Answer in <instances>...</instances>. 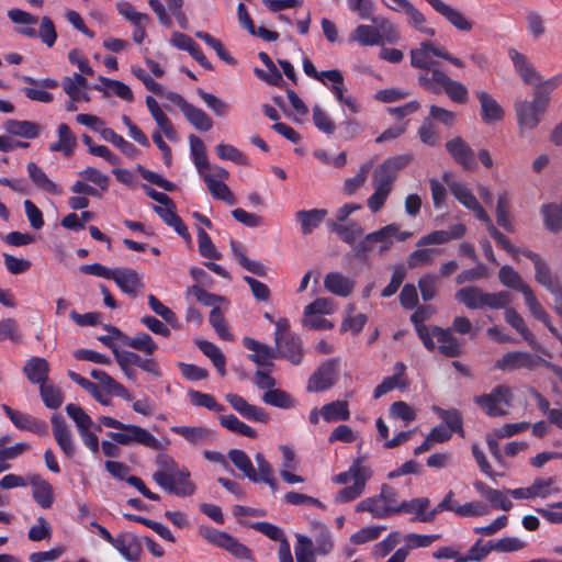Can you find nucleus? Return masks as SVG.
<instances>
[{
  "label": "nucleus",
  "instance_id": "de8ad7c7",
  "mask_svg": "<svg viewBox=\"0 0 562 562\" xmlns=\"http://www.w3.org/2000/svg\"><path fill=\"white\" fill-rule=\"evenodd\" d=\"M484 291L477 286H465L456 292V300L471 310H482Z\"/></svg>",
  "mask_w": 562,
  "mask_h": 562
},
{
  "label": "nucleus",
  "instance_id": "aec40b11",
  "mask_svg": "<svg viewBox=\"0 0 562 562\" xmlns=\"http://www.w3.org/2000/svg\"><path fill=\"white\" fill-rule=\"evenodd\" d=\"M508 56L513 63L516 74L527 85H536L540 81L541 76L535 68L530 59L515 48L508 49Z\"/></svg>",
  "mask_w": 562,
  "mask_h": 562
},
{
  "label": "nucleus",
  "instance_id": "39448f33",
  "mask_svg": "<svg viewBox=\"0 0 562 562\" xmlns=\"http://www.w3.org/2000/svg\"><path fill=\"white\" fill-rule=\"evenodd\" d=\"M396 492L389 485H383L380 494L368 497L357 504V512H368L373 518H386L398 514Z\"/></svg>",
  "mask_w": 562,
  "mask_h": 562
},
{
  "label": "nucleus",
  "instance_id": "4d7b16f0",
  "mask_svg": "<svg viewBox=\"0 0 562 562\" xmlns=\"http://www.w3.org/2000/svg\"><path fill=\"white\" fill-rule=\"evenodd\" d=\"M259 58L268 70L256 68V76L269 85L278 86L282 81V75L273 64L272 59L265 52L259 53Z\"/></svg>",
  "mask_w": 562,
  "mask_h": 562
},
{
  "label": "nucleus",
  "instance_id": "393cba45",
  "mask_svg": "<svg viewBox=\"0 0 562 562\" xmlns=\"http://www.w3.org/2000/svg\"><path fill=\"white\" fill-rule=\"evenodd\" d=\"M61 87L65 93L72 101L90 102L91 98L88 91V81L85 76L74 74L72 76L64 77Z\"/></svg>",
  "mask_w": 562,
  "mask_h": 562
},
{
  "label": "nucleus",
  "instance_id": "58836bf2",
  "mask_svg": "<svg viewBox=\"0 0 562 562\" xmlns=\"http://www.w3.org/2000/svg\"><path fill=\"white\" fill-rule=\"evenodd\" d=\"M8 18L19 25L16 31L20 34L27 37L37 36V32L34 26L37 24L38 20L35 15L20 9H12L8 11Z\"/></svg>",
  "mask_w": 562,
  "mask_h": 562
},
{
  "label": "nucleus",
  "instance_id": "4468645a",
  "mask_svg": "<svg viewBox=\"0 0 562 562\" xmlns=\"http://www.w3.org/2000/svg\"><path fill=\"white\" fill-rule=\"evenodd\" d=\"M522 255L533 262L536 281L544 286L551 294H560L562 296V286L559 280L552 274L546 260L540 255L530 250H524Z\"/></svg>",
  "mask_w": 562,
  "mask_h": 562
},
{
  "label": "nucleus",
  "instance_id": "c85d7f7f",
  "mask_svg": "<svg viewBox=\"0 0 562 562\" xmlns=\"http://www.w3.org/2000/svg\"><path fill=\"white\" fill-rule=\"evenodd\" d=\"M467 228L463 224H456L450 227L449 231H434L423 236L417 247H425L428 245H441L453 239H459L465 235Z\"/></svg>",
  "mask_w": 562,
  "mask_h": 562
},
{
  "label": "nucleus",
  "instance_id": "b1692460",
  "mask_svg": "<svg viewBox=\"0 0 562 562\" xmlns=\"http://www.w3.org/2000/svg\"><path fill=\"white\" fill-rule=\"evenodd\" d=\"M243 345L246 349L252 351L249 359L260 367L272 368V360L278 357L277 351L266 344L255 340L250 337L243 339Z\"/></svg>",
  "mask_w": 562,
  "mask_h": 562
},
{
  "label": "nucleus",
  "instance_id": "dca6fc26",
  "mask_svg": "<svg viewBox=\"0 0 562 562\" xmlns=\"http://www.w3.org/2000/svg\"><path fill=\"white\" fill-rule=\"evenodd\" d=\"M225 400L244 418L255 423H268L269 414L260 406L248 403L243 396L228 393Z\"/></svg>",
  "mask_w": 562,
  "mask_h": 562
},
{
  "label": "nucleus",
  "instance_id": "a19ab883",
  "mask_svg": "<svg viewBox=\"0 0 562 562\" xmlns=\"http://www.w3.org/2000/svg\"><path fill=\"white\" fill-rule=\"evenodd\" d=\"M99 81L102 83L104 88L94 86V89L103 91L105 95H110L112 93L126 102H132L134 100L132 89L124 82L120 80L105 78L102 76L99 77Z\"/></svg>",
  "mask_w": 562,
  "mask_h": 562
},
{
  "label": "nucleus",
  "instance_id": "774afa93",
  "mask_svg": "<svg viewBox=\"0 0 562 562\" xmlns=\"http://www.w3.org/2000/svg\"><path fill=\"white\" fill-rule=\"evenodd\" d=\"M296 544L294 548L297 562H315L316 552L313 541L303 535H296Z\"/></svg>",
  "mask_w": 562,
  "mask_h": 562
},
{
  "label": "nucleus",
  "instance_id": "7ed1b4c3",
  "mask_svg": "<svg viewBox=\"0 0 562 562\" xmlns=\"http://www.w3.org/2000/svg\"><path fill=\"white\" fill-rule=\"evenodd\" d=\"M374 25L360 24L350 33V41L362 46L395 44L401 38L397 25L387 18L378 15L371 19Z\"/></svg>",
  "mask_w": 562,
  "mask_h": 562
},
{
  "label": "nucleus",
  "instance_id": "bf43d9fd",
  "mask_svg": "<svg viewBox=\"0 0 562 562\" xmlns=\"http://www.w3.org/2000/svg\"><path fill=\"white\" fill-rule=\"evenodd\" d=\"M231 249L235 258L238 260V262L249 272L263 277L267 273L266 267L255 260L249 259L246 254L244 252L241 246L239 243L232 240L231 241Z\"/></svg>",
  "mask_w": 562,
  "mask_h": 562
},
{
  "label": "nucleus",
  "instance_id": "9d476101",
  "mask_svg": "<svg viewBox=\"0 0 562 562\" xmlns=\"http://www.w3.org/2000/svg\"><path fill=\"white\" fill-rule=\"evenodd\" d=\"M109 436L115 443L122 446L137 443L154 450H159L161 447L159 440L153 434L133 424H123L119 432H110Z\"/></svg>",
  "mask_w": 562,
  "mask_h": 562
},
{
  "label": "nucleus",
  "instance_id": "1a4fd4ad",
  "mask_svg": "<svg viewBox=\"0 0 562 562\" xmlns=\"http://www.w3.org/2000/svg\"><path fill=\"white\" fill-rule=\"evenodd\" d=\"M199 533L203 539H205L209 543L218 547L221 549L226 550L232 555L240 560H251L252 554L251 551L243 543H240L237 539L232 537L229 533L215 529L210 526H201L199 528Z\"/></svg>",
  "mask_w": 562,
  "mask_h": 562
},
{
  "label": "nucleus",
  "instance_id": "7c9ffc66",
  "mask_svg": "<svg viewBox=\"0 0 562 562\" xmlns=\"http://www.w3.org/2000/svg\"><path fill=\"white\" fill-rule=\"evenodd\" d=\"M324 288L337 296L347 297L352 293L355 282L340 272H329L324 278Z\"/></svg>",
  "mask_w": 562,
  "mask_h": 562
},
{
  "label": "nucleus",
  "instance_id": "ea45409f",
  "mask_svg": "<svg viewBox=\"0 0 562 562\" xmlns=\"http://www.w3.org/2000/svg\"><path fill=\"white\" fill-rule=\"evenodd\" d=\"M476 97L481 105L482 120L485 123H494L503 119L504 111L494 98L485 91H477Z\"/></svg>",
  "mask_w": 562,
  "mask_h": 562
},
{
  "label": "nucleus",
  "instance_id": "4be33fe9",
  "mask_svg": "<svg viewBox=\"0 0 562 562\" xmlns=\"http://www.w3.org/2000/svg\"><path fill=\"white\" fill-rule=\"evenodd\" d=\"M2 409L18 429L27 430L37 435L46 432L47 427L44 422L38 420L26 413L15 411L5 404L2 405Z\"/></svg>",
  "mask_w": 562,
  "mask_h": 562
},
{
  "label": "nucleus",
  "instance_id": "09e8293b",
  "mask_svg": "<svg viewBox=\"0 0 562 562\" xmlns=\"http://www.w3.org/2000/svg\"><path fill=\"white\" fill-rule=\"evenodd\" d=\"M228 458L233 464L244 473V475L254 483L258 482L257 472L252 465L250 458L247 453L239 449H232L228 452Z\"/></svg>",
  "mask_w": 562,
  "mask_h": 562
},
{
  "label": "nucleus",
  "instance_id": "a878e982",
  "mask_svg": "<svg viewBox=\"0 0 562 562\" xmlns=\"http://www.w3.org/2000/svg\"><path fill=\"white\" fill-rule=\"evenodd\" d=\"M446 148L452 158L464 169L473 170L476 167L474 153L460 137L446 143Z\"/></svg>",
  "mask_w": 562,
  "mask_h": 562
},
{
  "label": "nucleus",
  "instance_id": "69168bd1",
  "mask_svg": "<svg viewBox=\"0 0 562 562\" xmlns=\"http://www.w3.org/2000/svg\"><path fill=\"white\" fill-rule=\"evenodd\" d=\"M505 321L515 328L530 346L535 344V336L526 326L524 318L514 308L507 307L505 310Z\"/></svg>",
  "mask_w": 562,
  "mask_h": 562
},
{
  "label": "nucleus",
  "instance_id": "e433bc0d",
  "mask_svg": "<svg viewBox=\"0 0 562 562\" xmlns=\"http://www.w3.org/2000/svg\"><path fill=\"white\" fill-rule=\"evenodd\" d=\"M23 373L31 383L41 385L48 379L49 363L44 358L32 357L25 362Z\"/></svg>",
  "mask_w": 562,
  "mask_h": 562
},
{
  "label": "nucleus",
  "instance_id": "2eb2a0df",
  "mask_svg": "<svg viewBox=\"0 0 562 562\" xmlns=\"http://www.w3.org/2000/svg\"><path fill=\"white\" fill-rule=\"evenodd\" d=\"M443 181L448 184L451 193L454 195V198L467 209L472 211L476 218H487V213L484 211V209L479 203L475 195L472 193V191L461 182L457 181H449V175L445 173L442 176Z\"/></svg>",
  "mask_w": 562,
  "mask_h": 562
},
{
  "label": "nucleus",
  "instance_id": "9b49d317",
  "mask_svg": "<svg viewBox=\"0 0 562 562\" xmlns=\"http://www.w3.org/2000/svg\"><path fill=\"white\" fill-rule=\"evenodd\" d=\"M211 195L214 199L222 200L228 205L236 204V199L225 180L229 178V172L220 166H212L211 170L201 175Z\"/></svg>",
  "mask_w": 562,
  "mask_h": 562
},
{
  "label": "nucleus",
  "instance_id": "3c124183",
  "mask_svg": "<svg viewBox=\"0 0 562 562\" xmlns=\"http://www.w3.org/2000/svg\"><path fill=\"white\" fill-rule=\"evenodd\" d=\"M524 299L526 305L529 308L530 314L540 322H542L554 336H558L557 328L551 324L548 313L544 311V308L537 300L532 289L530 291H527L526 294H524Z\"/></svg>",
  "mask_w": 562,
  "mask_h": 562
},
{
  "label": "nucleus",
  "instance_id": "2f4dec72",
  "mask_svg": "<svg viewBox=\"0 0 562 562\" xmlns=\"http://www.w3.org/2000/svg\"><path fill=\"white\" fill-rule=\"evenodd\" d=\"M26 169L31 181L41 191L54 195H60L63 193L61 187L55 183L53 180H50L48 176L45 173V171L42 168H40L35 162H29Z\"/></svg>",
  "mask_w": 562,
  "mask_h": 562
},
{
  "label": "nucleus",
  "instance_id": "a211bd4d",
  "mask_svg": "<svg viewBox=\"0 0 562 562\" xmlns=\"http://www.w3.org/2000/svg\"><path fill=\"white\" fill-rule=\"evenodd\" d=\"M431 8L443 16L453 27L461 32H470L474 23L462 12L447 4L442 0H426Z\"/></svg>",
  "mask_w": 562,
  "mask_h": 562
},
{
  "label": "nucleus",
  "instance_id": "052dcab7",
  "mask_svg": "<svg viewBox=\"0 0 562 562\" xmlns=\"http://www.w3.org/2000/svg\"><path fill=\"white\" fill-rule=\"evenodd\" d=\"M533 498H548L551 495L559 494L561 488L557 486V479L536 477L531 483Z\"/></svg>",
  "mask_w": 562,
  "mask_h": 562
},
{
  "label": "nucleus",
  "instance_id": "cd10ccee",
  "mask_svg": "<svg viewBox=\"0 0 562 562\" xmlns=\"http://www.w3.org/2000/svg\"><path fill=\"white\" fill-rule=\"evenodd\" d=\"M29 484L32 486V496L42 508H49L54 503L53 486L40 474L29 475Z\"/></svg>",
  "mask_w": 562,
  "mask_h": 562
},
{
  "label": "nucleus",
  "instance_id": "a18cd8bd",
  "mask_svg": "<svg viewBox=\"0 0 562 562\" xmlns=\"http://www.w3.org/2000/svg\"><path fill=\"white\" fill-rule=\"evenodd\" d=\"M541 214L548 231L558 233L562 229V202L543 204L541 206Z\"/></svg>",
  "mask_w": 562,
  "mask_h": 562
},
{
  "label": "nucleus",
  "instance_id": "f03ea898",
  "mask_svg": "<svg viewBox=\"0 0 562 562\" xmlns=\"http://www.w3.org/2000/svg\"><path fill=\"white\" fill-rule=\"evenodd\" d=\"M411 159L409 154L391 157L373 170V193L367 200V205L372 213H378L383 207L393 190L397 172L405 168Z\"/></svg>",
  "mask_w": 562,
  "mask_h": 562
},
{
  "label": "nucleus",
  "instance_id": "5701e85b",
  "mask_svg": "<svg viewBox=\"0 0 562 562\" xmlns=\"http://www.w3.org/2000/svg\"><path fill=\"white\" fill-rule=\"evenodd\" d=\"M371 475L372 470L366 464V456H359L352 461L347 471L338 473L331 480L336 484H347L350 481L357 483L360 479L368 481Z\"/></svg>",
  "mask_w": 562,
  "mask_h": 562
},
{
  "label": "nucleus",
  "instance_id": "f3484780",
  "mask_svg": "<svg viewBox=\"0 0 562 562\" xmlns=\"http://www.w3.org/2000/svg\"><path fill=\"white\" fill-rule=\"evenodd\" d=\"M120 290L133 297L144 288L143 277L134 269L115 268L111 278Z\"/></svg>",
  "mask_w": 562,
  "mask_h": 562
},
{
  "label": "nucleus",
  "instance_id": "79ce46f5",
  "mask_svg": "<svg viewBox=\"0 0 562 562\" xmlns=\"http://www.w3.org/2000/svg\"><path fill=\"white\" fill-rule=\"evenodd\" d=\"M189 143L190 154L199 175L201 176L207 172V170L210 171L212 166L209 164L206 148L202 139L195 135H190Z\"/></svg>",
  "mask_w": 562,
  "mask_h": 562
},
{
  "label": "nucleus",
  "instance_id": "c756f323",
  "mask_svg": "<svg viewBox=\"0 0 562 562\" xmlns=\"http://www.w3.org/2000/svg\"><path fill=\"white\" fill-rule=\"evenodd\" d=\"M280 451L282 453L280 475L283 481L288 484L303 483L305 481L303 476L291 472L299 465V460L294 451L285 445L280 446Z\"/></svg>",
  "mask_w": 562,
  "mask_h": 562
},
{
  "label": "nucleus",
  "instance_id": "603ef678",
  "mask_svg": "<svg viewBox=\"0 0 562 562\" xmlns=\"http://www.w3.org/2000/svg\"><path fill=\"white\" fill-rule=\"evenodd\" d=\"M321 415L327 423L347 420L350 417L348 403L346 401H334L321 408Z\"/></svg>",
  "mask_w": 562,
  "mask_h": 562
},
{
  "label": "nucleus",
  "instance_id": "8fccbe9b",
  "mask_svg": "<svg viewBox=\"0 0 562 562\" xmlns=\"http://www.w3.org/2000/svg\"><path fill=\"white\" fill-rule=\"evenodd\" d=\"M182 113L189 123L199 131L206 132L210 131L213 126V120L211 116L202 109L196 108L190 103Z\"/></svg>",
  "mask_w": 562,
  "mask_h": 562
},
{
  "label": "nucleus",
  "instance_id": "423d86ee",
  "mask_svg": "<svg viewBox=\"0 0 562 562\" xmlns=\"http://www.w3.org/2000/svg\"><path fill=\"white\" fill-rule=\"evenodd\" d=\"M413 236L411 232H401L400 225L396 223L389 224L382 228L368 234L357 246L359 254H366L373 249L374 245H379L380 252L387 251L393 240L404 241Z\"/></svg>",
  "mask_w": 562,
  "mask_h": 562
},
{
  "label": "nucleus",
  "instance_id": "20e7f679",
  "mask_svg": "<svg viewBox=\"0 0 562 562\" xmlns=\"http://www.w3.org/2000/svg\"><path fill=\"white\" fill-rule=\"evenodd\" d=\"M434 56L442 58L458 68L465 66L461 58L452 56L445 47L430 41H423L417 48L411 50V65L423 71L436 67L438 64L432 59Z\"/></svg>",
  "mask_w": 562,
  "mask_h": 562
},
{
  "label": "nucleus",
  "instance_id": "49530a36",
  "mask_svg": "<svg viewBox=\"0 0 562 562\" xmlns=\"http://www.w3.org/2000/svg\"><path fill=\"white\" fill-rule=\"evenodd\" d=\"M498 278L503 285L519 291L522 295L531 290L530 285L527 284L521 276L510 266L502 267L498 271Z\"/></svg>",
  "mask_w": 562,
  "mask_h": 562
},
{
  "label": "nucleus",
  "instance_id": "ddd939ff",
  "mask_svg": "<svg viewBox=\"0 0 562 562\" xmlns=\"http://www.w3.org/2000/svg\"><path fill=\"white\" fill-rule=\"evenodd\" d=\"M546 360L539 356L525 351H510L497 359L494 368L501 371H513L519 369L532 370L540 364H544Z\"/></svg>",
  "mask_w": 562,
  "mask_h": 562
},
{
  "label": "nucleus",
  "instance_id": "f704fd0d",
  "mask_svg": "<svg viewBox=\"0 0 562 562\" xmlns=\"http://www.w3.org/2000/svg\"><path fill=\"white\" fill-rule=\"evenodd\" d=\"M432 315V310L429 306H420L418 307L413 315L411 316L412 322L415 325L416 331L423 341L424 346L428 350L435 349V341L430 339L429 333L431 331V327H428L424 324L426 319H428Z\"/></svg>",
  "mask_w": 562,
  "mask_h": 562
},
{
  "label": "nucleus",
  "instance_id": "0e129e2a",
  "mask_svg": "<svg viewBox=\"0 0 562 562\" xmlns=\"http://www.w3.org/2000/svg\"><path fill=\"white\" fill-rule=\"evenodd\" d=\"M66 412L68 416L74 420L78 434L94 428L95 430H101L100 426H94L91 417L78 405L76 404H68L66 406Z\"/></svg>",
  "mask_w": 562,
  "mask_h": 562
},
{
  "label": "nucleus",
  "instance_id": "680f3d73",
  "mask_svg": "<svg viewBox=\"0 0 562 562\" xmlns=\"http://www.w3.org/2000/svg\"><path fill=\"white\" fill-rule=\"evenodd\" d=\"M404 13L411 27L430 37L436 35V30L428 25L426 16L414 4Z\"/></svg>",
  "mask_w": 562,
  "mask_h": 562
},
{
  "label": "nucleus",
  "instance_id": "0eeeda50",
  "mask_svg": "<svg viewBox=\"0 0 562 562\" xmlns=\"http://www.w3.org/2000/svg\"><path fill=\"white\" fill-rule=\"evenodd\" d=\"M550 98L540 92L533 94L531 101H518L515 104L518 126L520 132L536 128L547 110Z\"/></svg>",
  "mask_w": 562,
  "mask_h": 562
},
{
  "label": "nucleus",
  "instance_id": "f8f14e48",
  "mask_svg": "<svg viewBox=\"0 0 562 562\" xmlns=\"http://www.w3.org/2000/svg\"><path fill=\"white\" fill-rule=\"evenodd\" d=\"M339 376V360L329 359L323 362L310 376L306 385L308 392H323L330 389Z\"/></svg>",
  "mask_w": 562,
  "mask_h": 562
},
{
  "label": "nucleus",
  "instance_id": "13d9d810",
  "mask_svg": "<svg viewBox=\"0 0 562 562\" xmlns=\"http://www.w3.org/2000/svg\"><path fill=\"white\" fill-rule=\"evenodd\" d=\"M373 166V161L363 162L356 176L347 178L342 186V192L346 195H352L356 193L367 181L368 175Z\"/></svg>",
  "mask_w": 562,
  "mask_h": 562
},
{
  "label": "nucleus",
  "instance_id": "c03bdc74",
  "mask_svg": "<svg viewBox=\"0 0 562 562\" xmlns=\"http://www.w3.org/2000/svg\"><path fill=\"white\" fill-rule=\"evenodd\" d=\"M58 142L49 145L50 151H59L65 156H70L76 147V136L70 131L67 124H60L57 128Z\"/></svg>",
  "mask_w": 562,
  "mask_h": 562
},
{
  "label": "nucleus",
  "instance_id": "e2e57ef3",
  "mask_svg": "<svg viewBox=\"0 0 562 562\" xmlns=\"http://www.w3.org/2000/svg\"><path fill=\"white\" fill-rule=\"evenodd\" d=\"M220 424L229 431L243 435L248 438H256L257 431L249 425L241 422L235 415H222L218 417Z\"/></svg>",
  "mask_w": 562,
  "mask_h": 562
},
{
  "label": "nucleus",
  "instance_id": "6e6d98bb",
  "mask_svg": "<svg viewBox=\"0 0 562 562\" xmlns=\"http://www.w3.org/2000/svg\"><path fill=\"white\" fill-rule=\"evenodd\" d=\"M323 77L319 82L326 86L336 97V99H342V94L347 91L344 82V76L340 70L331 69L321 71Z\"/></svg>",
  "mask_w": 562,
  "mask_h": 562
},
{
  "label": "nucleus",
  "instance_id": "473e14b6",
  "mask_svg": "<svg viewBox=\"0 0 562 562\" xmlns=\"http://www.w3.org/2000/svg\"><path fill=\"white\" fill-rule=\"evenodd\" d=\"M4 131L13 136L34 139L40 136L42 126L32 121L7 120L3 123Z\"/></svg>",
  "mask_w": 562,
  "mask_h": 562
},
{
  "label": "nucleus",
  "instance_id": "72a5a7b5",
  "mask_svg": "<svg viewBox=\"0 0 562 562\" xmlns=\"http://www.w3.org/2000/svg\"><path fill=\"white\" fill-rule=\"evenodd\" d=\"M277 353L285 358L292 364L297 366L302 362L304 351L302 348V340L297 335L289 336L280 344H276Z\"/></svg>",
  "mask_w": 562,
  "mask_h": 562
},
{
  "label": "nucleus",
  "instance_id": "c9c22d12",
  "mask_svg": "<svg viewBox=\"0 0 562 562\" xmlns=\"http://www.w3.org/2000/svg\"><path fill=\"white\" fill-rule=\"evenodd\" d=\"M170 430L195 446L213 440L212 430L203 426H172Z\"/></svg>",
  "mask_w": 562,
  "mask_h": 562
},
{
  "label": "nucleus",
  "instance_id": "338daca9",
  "mask_svg": "<svg viewBox=\"0 0 562 562\" xmlns=\"http://www.w3.org/2000/svg\"><path fill=\"white\" fill-rule=\"evenodd\" d=\"M314 528L318 530L315 539L314 550L318 555H327L334 549V541L330 531L321 522H315Z\"/></svg>",
  "mask_w": 562,
  "mask_h": 562
},
{
  "label": "nucleus",
  "instance_id": "5fc2aeb1",
  "mask_svg": "<svg viewBox=\"0 0 562 562\" xmlns=\"http://www.w3.org/2000/svg\"><path fill=\"white\" fill-rule=\"evenodd\" d=\"M200 350L213 362L217 372L224 376L226 374V359L222 350L211 341H198Z\"/></svg>",
  "mask_w": 562,
  "mask_h": 562
},
{
  "label": "nucleus",
  "instance_id": "6ab92c4d",
  "mask_svg": "<svg viewBox=\"0 0 562 562\" xmlns=\"http://www.w3.org/2000/svg\"><path fill=\"white\" fill-rule=\"evenodd\" d=\"M429 337L435 341V346L437 345L439 351L446 357H457L462 351L461 341L453 336L450 328L442 329L432 326Z\"/></svg>",
  "mask_w": 562,
  "mask_h": 562
},
{
  "label": "nucleus",
  "instance_id": "6e6552de",
  "mask_svg": "<svg viewBox=\"0 0 562 562\" xmlns=\"http://www.w3.org/2000/svg\"><path fill=\"white\" fill-rule=\"evenodd\" d=\"M513 400L512 389L505 384L495 386L490 393L474 397V403L490 417H501L507 414Z\"/></svg>",
  "mask_w": 562,
  "mask_h": 562
},
{
  "label": "nucleus",
  "instance_id": "f257e3e1",
  "mask_svg": "<svg viewBox=\"0 0 562 562\" xmlns=\"http://www.w3.org/2000/svg\"><path fill=\"white\" fill-rule=\"evenodd\" d=\"M156 465L158 469L153 473V480L164 491L178 497H190L195 494L196 485L191 480L188 468L179 467L167 453H159L156 457Z\"/></svg>",
  "mask_w": 562,
  "mask_h": 562
},
{
  "label": "nucleus",
  "instance_id": "37998d69",
  "mask_svg": "<svg viewBox=\"0 0 562 562\" xmlns=\"http://www.w3.org/2000/svg\"><path fill=\"white\" fill-rule=\"evenodd\" d=\"M112 546L130 562H136L139 559L140 547L132 535L117 536Z\"/></svg>",
  "mask_w": 562,
  "mask_h": 562
},
{
  "label": "nucleus",
  "instance_id": "4c0bfd02",
  "mask_svg": "<svg viewBox=\"0 0 562 562\" xmlns=\"http://www.w3.org/2000/svg\"><path fill=\"white\" fill-rule=\"evenodd\" d=\"M327 215L325 209L302 210L295 213V220L301 226L303 235H310L316 229Z\"/></svg>",
  "mask_w": 562,
  "mask_h": 562
},
{
  "label": "nucleus",
  "instance_id": "864d4df0",
  "mask_svg": "<svg viewBox=\"0 0 562 562\" xmlns=\"http://www.w3.org/2000/svg\"><path fill=\"white\" fill-rule=\"evenodd\" d=\"M261 400L267 405L282 409H289L295 406L294 398L285 391L277 387H273L270 391H266L262 394Z\"/></svg>",
  "mask_w": 562,
  "mask_h": 562
},
{
  "label": "nucleus",
  "instance_id": "bb28decb",
  "mask_svg": "<svg viewBox=\"0 0 562 562\" xmlns=\"http://www.w3.org/2000/svg\"><path fill=\"white\" fill-rule=\"evenodd\" d=\"M449 79L450 77L439 66L426 69L418 75L420 87L435 94L443 92Z\"/></svg>",
  "mask_w": 562,
  "mask_h": 562
},
{
  "label": "nucleus",
  "instance_id": "412c9836",
  "mask_svg": "<svg viewBox=\"0 0 562 562\" xmlns=\"http://www.w3.org/2000/svg\"><path fill=\"white\" fill-rule=\"evenodd\" d=\"M52 429L54 438L65 456L74 458L76 454L74 436L61 416L54 415L52 417Z\"/></svg>",
  "mask_w": 562,
  "mask_h": 562
}]
</instances>
